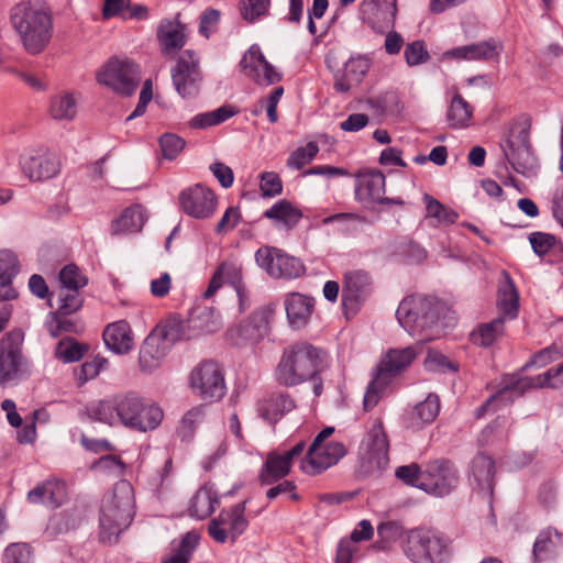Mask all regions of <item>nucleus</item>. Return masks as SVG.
<instances>
[{
  "mask_svg": "<svg viewBox=\"0 0 563 563\" xmlns=\"http://www.w3.org/2000/svg\"><path fill=\"white\" fill-rule=\"evenodd\" d=\"M11 23L30 54L43 52L52 38V16L38 2L18 3L11 11Z\"/></svg>",
  "mask_w": 563,
  "mask_h": 563,
  "instance_id": "1",
  "label": "nucleus"
},
{
  "mask_svg": "<svg viewBox=\"0 0 563 563\" xmlns=\"http://www.w3.org/2000/svg\"><path fill=\"white\" fill-rule=\"evenodd\" d=\"M134 507L132 485L126 481L118 482L101 503L99 521L102 542H117L119 534L131 525L135 514Z\"/></svg>",
  "mask_w": 563,
  "mask_h": 563,
  "instance_id": "2",
  "label": "nucleus"
},
{
  "mask_svg": "<svg viewBox=\"0 0 563 563\" xmlns=\"http://www.w3.org/2000/svg\"><path fill=\"white\" fill-rule=\"evenodd\" d=\"M400 325L410 334L416 335L424 331L421 342H428L440 335L438 305L426 297L409 296L398 306L396 311Z\"/></svg>",
  "mask_w": 563,
  "mask_h": 563,
  "instance_id": "3",
  "label": "nucleus"
},
{
  "mask_svg": "<svg viewBox=\"0 0 563 563\" xmlns=\"http://www.w3.org/2000/svg\"><path fill=\"white\" fill-rule=\"evenodd\" d=\"M321 364L320 352L310 344L298 343L284 351L277 367V379L294 386L314 377Z\"/></svg>",
  "mask_w": 563,
  "mask_h": 563,
  "instance_id": "4",
  "label": "nucleus"
},
{
  "mask_svg": "<svg viewBox=\"0 0 563 563\" xmlns=\"http://www.w3.org/2000/svg\"><path fill=\"white\" fill-rule=\"evenodd\" d=\"M24 351V332L13 329L0 338V388L15 385L31 375Z\"/></svg>",
  "mask_w": 563,
  "mask_h": 563,
  "instance_id": "5",
  "label": "nucleus"
},
{
  "mask_svg": "<svg viewBox=\"0 0 563 563\" xmlns=\"http://www.w3.org/2000/svg\"><path fill=\"white\" fill-rule=\"evenodd\" d=\"M563 388V363L536 377H506L500 389L478 409V416L499 402H511L529 388Z\"/></svg>",
  "mask_w": 563,
  "mask_h": 563,
  "instance_id": "6",
  "label": "nucleus"
},
{
  "mask_svg": "<svg viewBox=\"0 0 563 563\" xmlns=\"http://www.w3.org/2000/svg\"><path fill=\"white\" fill-rule=\"evenodd\" d=\"M181 338V322L168 319L158 324L144 340L139 355L140 367L143 372L156 369L167 355L174 342Z\"/></svg>",
  "mask_w": 563,
  "mask_h": 563,
  "instance_id": "7",
  "label": "nucleus"
},
{
  "mask_svg": "<svg viewBox=\"0 0 563 563\" xmlns=\"http://www.w3.org/2000/svg\"><path fill=\"white\" fill-rule=\"evenodd\" d=\"M402 548L406 556L413 563H441L446 543L435 531L416 528L406 532Z\"/></svg>",
  "mask_w": 563,
  "mask_h": 563,
  "instance_id": "8",
  "label": "nucleus"
},
{
  "mask_svg": "<svg viewBox=\"0 0 563 563\" xmlns=\"http://www.w3.org/2000/svg\"><path fill=\"white\" fill-rule=\"evenodd\" d=\"M120 422L131 429L146 432L154 430L163 420L162 409L146 402L135 394L121 395L119 402Z\"/></svg>",
  "mask_w": 563,
  "mask_h": 563,
  "instance_id": "9",
  "label": "nucleus"
},
{
  "mask_svg": "<svg viewBox=\"0 0 563 563\" xmlns=\"http://www.w3.org/2000/svg\"><path fill=\"white\" fill-rule=\"evenodd\" d=\"M389 443L382 419L375 418L360 445L361 466L366 473L384 470L389 462Z\"/></svg>",
  "mask_w": 563,
  "mask_h": 563,
  "instance_id": "10",
  "label": "nucleus"
},
{
  "mask_svg": "<svg viewBox=\"0 0 563 563\" xmlns=\"http://www.w3.org/2000/svg\"><path fill=\"white\" fill-rule=\"evenodd\" d=\"M189 387L205 402L220 400L225 395V382L221 366L213 361H203L192 368Z\"/></svg>",
  "mask_w": 563,
  "mask_h": 563,
  "instance_id": "11",
  "label": "nucleus"
},
{
  "mask_svg": "<svg viewBox=\"0 0 563 563\" xmlns=\"http://www.w3.org/2000/svg\"><path fill=\"white\" fill-rule=\"evenodd\" d=\"M173 85L183 98L198 95L203 75L200 66V57L192 49L181 52L170 70Z\"/></svg>",
  "mask_w": 563,
  "mask_h": 563,
  "instance_id": "12",
  "label": "nucleus"
},
{
  "mask_svg": "<svg viewBox=\"0 0 563 563\" xmlns=\"http://www.w3.org/2000/svg\"><path fill=\"white\" fill-rule=\"evenodd\" d=\"M19 166L30 181H43L58 175L60 162L44 147H26L19 155Z\"/></svg>",
  "mask_w": 563,
  "mask_h": 563,
  "instance_id": "13",
  "label": "nucleus"
},
{
  "mask_svg": "<svg viewBox=\"0 0 563 563\" xmlns=\"http://www.w3.org/2000/svg\"><path fill=\"white\" fill-rule=\"evenodd\" d=\"M420 489L441 497L454 490L459 483L457 470L446 460H434L423 465Z\"/></svg>",
  "mask_w": 563,
  "mask_h": 563,
  "instance_id": "14",
  "label": "nucleus"
},
{
  "mask_svg": "<svg viewBox=\"0 0 563 563\" xmlns=\"http://www.w3.org/2000/svg\"><path fill=\"white\" fill-rule=\"evenodd\" d=\"M245 503H239L223 509L217 518L209 522L208 532L218 543H234L249 526L245 517Z\"/></svg>",
  "mask_w": 563,
  "mask_h": 563,
  "instance_id": "15",
  "label": "nucleus"
},
{
  "mask_svg": "<svg viewBox=\"0 0 563 563\" xmlns=\"http://www.w3.org/2000/svg\"><path fill=\"white\" fill-rule=\"evenodd\" d=\"M97 79L118 93L130 96L139 85L140 71L132 62L112 58L100 69Z\"/></svg>",
  "mask_w": 563,
  "mask_h": 563,
  "instance_id": "16",
  "label": "nucleus"
},
{
  "mask_svg": "<svg viewBox=\"0 0 563 563\" xmlns=\"http://www.w3.org/2000/svg\"><path fill=\"white\" fill-rule=\"evenodd\" d=\"M255 261L273 278L291 279L305 273V266L300 260L273 246L258 249L255 253Z\"/></svg>",
  "mask_w": 563,
  "mask_h": 563,
  "instance_id": "17",
  "label": "nucleus"
},
{
  "mask_svg": "<svg viewBox=\"0 0 563 563\" xmlns=\"http://www.w3.org/2000/svg\"><path fill=\"white\" fill-rule=\"evenodd\" d=\"M501 150L508 163L518 173H525L533 165V155L529 141V130L526 125H511L508 136L501 144Z\"/></svg>",
  "mask_w": 563,
  "mask_h": 563,
  "instance_id": "18",
  "label": "nucleus"
},
{
  "mask_svg": "<svg viewBox=\"0 0 563 563\" xmlns=\"http://www.w3.org/2000/svg\"><path fill=\"white\" fill-rule=\"evenodd\" d=\"M180 209L189 217L198 220L211 218L218 205L217 195L208 187L197 184L180 191Z\"/></svg>",
  "mask_w": 563,
  "mask_h": 563,
  "instance_id": "19",
  "label": "nucleus"
},
{
  "mask_svg": "<svg viewBox=\"0 0 563 563\" xmlns=\"http://www.w3.org/2000/svg\"><path fill=\"white\" fill-rule=\"evenodd\" d=\"M306 446V441L300 440L288 450L268 453L260 474L262 484L272 485L287 476L290 473L292 462L302 456Z\"/></svg>",
  "mask_w": 563,
  "mask_h": 563,
  "instance_id": "20",
  "label": "nucleus"
},
{
  "mask_svg": "<svg viewBox=\"0 0 563 563\" xmlns=\"http://www.w3.org/2000/svg\"><path fill=\"white\" fill-rule=\"evenodd\" d=\"M224 284L231 285L242 300L244 291L243 266L238 257L230 256L217 266L202 294L203 298L211 299Z\"/></svg>",
  "mask_w": 563,
  "mask_h": 563,
  "instance_id": "21",
  "label": "nucleus"
},
{
  "mask_svg": "<svg viewBox=\"0 0 563 563\" xmlns=\"http://www.w3.org/2000/svg\"><path fill=\"white\" fill-rule=\"evenodd\" d=\"M305 457L300 461V470L308 475H317L345 455V448L340 442H328L327 444L310 445Z\"/></svg>",
  "mask_w": 563,
  "mask_h": 563,
  "instance_id": "22",
  "label": "nucleus"
},
{
  "mask_svg": "<svg viewBox=\"0 0 563 563\" xmlns=\"http://www.w3.org/2000/svg\"><path fill=\"white\" fill-rule=\"evenodd\" d=\"M241 68L245 77L261 86H271L282 78L257 45H252L243 55Z\"/></svg>",
  "mask_w": 563,
  "mask_h": 563,
  "instance_id": "23",
  "label": "nucleus"
},
{
  "mask_svg": "<svg viewBox=\"0 0 563 563\" xmlns=\"http://www.w3.org/2000/svg\"><path fill=\"white\" fill-rule=\"evenodd\" d=\"M342 284V301L345 307H357L363 303L373 291L372 276L368 272L363 269L345 272Z\"/></svg>",
  "mask_w": 563,
  "mask_h": 563,
  "instance_id": "24",
  "label": "nucleus"
},
{
  "mask_svg": "<svg viewBox=\"0 0 563 563\" xmlns=\"http://www.w3.org/2000/svg\"><path fill=\"white\" fill-rule=\"evenodd\" d=\"M363 20L375 31L383 33L394 27L397 16L396 0H364L361 4Z\"/></svg>",
  "mask_w": 563,
  "mask_h": 563,
  "instance_id": "25",
  "label": "nucleus"
},
{
  "mask_svg": "<svg viewBox=\"0 0 563 563\" xmlns=\"http://www.w3.org/2000/svg\"><path fill=\"white\" fill-rule=\"evenodd\" d=\"M372 66V59L366 55H352L334 74V89L347 92L358 86Z\"/></svg>",
  "mask_w": 563,
  "mask_h": 563,
  "instance_id": "26",
  "label": "nucleus"
},
{
  "mask_svg": "<svg viewBox=\"0 0 563 563\" xmlns=\"http://www.w3.org/2000/svg\"><path fill=\"white\" fill-rule=\"evenodd\" d=\"M266 311H256L247 320L229 330V340L235 345L253 343L267 333Z\"/></svg>",
  "mask_w": 563,
  "mask_h": 563,
  "instance_id": "27",
  "label": "nucleus"
},
{
  "mask_svg": "<svg viewBox=\"0 0 563 563\" xmlns=\"http://www.w3.org/2000/svg\"><path fill=\"white\" fill-rule=\"evenodd\" d=\"M67 499L66 484L59 479H47L27 493V500L34 505L58 508Z\"/></svg>",
  "mask_w": 563,
  "mask_h": 563,
  "instance_id": "28",
  "label": "nucleus"
},
{
  "mask_svg": "<svg viewBox=\"0 0 563 563\" xmlns=\"http://www.w3.org/2000/svg\"><path fill=\"white\" fill-rule=\"evenodd\" d=\"M285 310L292 328H303L314 311V299L300 292H290L285 297Z\"/></svg>",
  "mask_w": 563,
  "mask_h": 563,
  "instance_id": "29",
  "label": "nucleus"
},
{
  "mask_svg": "<svg viewBox=\"0 0 563 563\" xmlns=\"http://www.w3.org/2000/svg\"><path fill=\"white\" fill-rule=\"evenodd\" d=\"M103 341L109 350L117 354H128L134 347V334L125 320L108 324L103 331Z\"/></svg>",
  "mask_w": 563,
  "mask_h": 563,
  "instance_id": "30",
  "label": "nucleus"
},
{
  "mask_svg": "<svg viewBox=\"0 0 563 563\" xmlns=\"http://www.w3.org/2000/svg\"><path fill=\"white\" fill-rule=\"evenodd\" d=\"M356 197L360 201H380L385 194V176L378 170H369L357 176Z\"/></svg>",
  "mask_w": 563,
  "mask_h": 563,
  "instance_id": "31",
  "label": "nucleus"
},
{
  "mask_svg": "<svg viewBox=\"0 0 563 563\" xmlns=\"http://www.w3.org/2000/svg\"><path fill=\"white\" fill-rule=\"evenodd\" d=\"M161 53L170 56L180 51L186 43L185 26L178 22L166 21L157 30Z\"/></svg>",
  "mask_w": 563,
  "mask_h": 563,
  "instance_id": "32",
  "label": "nucleus"
},
{
  "mask_svg": "<svg viewBox=\"0 0 563 563\" xmlns=\"http://www.w3.org/2000/svg\"><path fill=\"white\" fill-rule=\"evenodd\" d=\"M420 352L421 349L418 346L390 350L382 360L378 371L390 379L408 367Z\"/></svg>",
  "mask_w": 563,
  "mask_h": 563,
  "instance_id": "33",
  "label": "nucleus"
},
{
  "mask_svg": "<svg viewBox=\"0 0 563 563\" xmlns=\"http://www.w3.org/2000/svg\"><path fill=\"white\" fill-rule=\"evenodd\" d=\"M504 280L498 287L497 307L504 319H515L519 309V295L507 272H503Z\"/></svg>",
  "mask_w": 563,
  "mask_h": 563,
  "instance_id": "34",
  "label": "nucleus"
},
{
  "mask_svg": "<svg viewBox=\"0 0 563 563\" xmlns=\"http://www.w3.org/2000/svg\"><path fill=\"white\" fill-rule=\"evenodd\" d=\"M295 408V401L287 395H272L258 402V415L269 423H275L286 412Z\"/></svg>",
  "mask_w": 563,
  "mask_h": 563,
  "instance_id": "35",
  "label": "nucleus"
},
{
  "mask_svg": "<svg viewBox=\"0 0 563 563\" xmlns=\"http://www.w3.org/2000/svg\"><path fill=\"white\" fill-rule=\"evenodd\" d=\"M147 216L141 205H133L123 210L121 216L112 223V231L115 234L135 233L142 230Z\"/></svg>",
  "mask_w": 563,
  "mask_h": 563,
  "instance_id": "36",
  "label": "nucleus"
},
{
  "mask_svg": "<svg viewBox=\"0 0 563 563\" xmlns=\"http://www.w3.org/2000/svg\"><path fill=\"white\" fill-rule=\"evenodd\" d=\"M78 98L74 92L60 91L49 101V115L57 121H71L77 114Z\"/></svg>",
  "mask_w": 563,
  "mask_h": 563,
  "instance_id": "37",
  "label": "nucleus"
},
{
  "mask_svg": "<svg viewBox=\"0 0 563 563\" xmlns=\"http://www.w3.org/2000/svg\"><path fill=\"white\" fill-rule=\"evenodd\" d=\"M189 325L199 333H213L221 328L222 322L213 308L197 306L190 313Z\"/></svg>",
  "mask_w": 563,
  "mask_h": 563,
  "instance_id": "38",
  "label": "nucleus"
},
{
  "mask_svg": "<svg viewBox=\"0 0 563 563\" xmlns=\"http://www.w3.org/2000/svg\"><path fill=\"white\" fill-rule=\"evenodd\" d=\"M217 504V493L212 488L203 486L190 499L188 514L195 519H206L213 512Z\"/></svg>",
  "mask_w": 563,
  "mask_h": 563,
  "instance_id": "39",
  "label": "nucleus"
},
{
  "mask_svg": "<svg viewBox=\"0 0 563 563\" xmlns=\"http://www.w3.org/2000/svg\"><path fill=\"white\" fill-rule=\"evenodd\" d=\"M264 217L282 224L286 229L294 228L302 217L301 211L288 200H279L264 212Z\"/></svg>",
  "mask_w": 563,
  "mask_h": 563,
  "instance_id": "40",
  "label": "nucleus"
},
{
  "mask_svg": "<svg viewBox=\"0 0 563 563\" xmlns=\"http://www.w3.org/2000/svg\"><path fill=\"white\" fill-rule=\"evenodd\" d=\"M121 395L92 402L87 407L89 417L100 422L113 426L120 422L119 418V402Z\"/></svg>",
  "mask_w": 563,
  "mask_h": 563,
  "instance_id": "41",
  "label": "nucleus"
},
{
  "mask_svg": "<svg viewBox=\"0 0 563 563\" xmlns=\"http://www.w3.org/2000/svg\"><path fill=\"white\" fill-rule=\"evenodd\" d=\"M472 119V106L460 93H455L451 99L446 113L449 126L452 129H464L471 124Z\"/></svg>",
  "mask_w": 563,
  "mask_h": 563,
  "instance_id": "42",
  "label": "nucleus"
},
{
  "mask_svg": "<svg viewBox=\"0 0 563 563\" xmlns=\"http://www.w3.org/2000/svg\"><path fill=\"white\" fill-rule=\"evenodd\" d=\"M504 317H498L489 322L479 324L471 333L473 344L488 347L493 345L504 333Z\"/></svg>",
  "mask_w": 563,
  "mask_h": 563,
  "instance_id": "43",
  "label": "nucleus"
},
{
  "mask_svg": "<svg viewBox=\"0 0 563 563\" xmlns=\"http://www.w3.org/2000/svg\"><path fill=\"white\" fill-rule=\"evenodd\" d=\"M495 475V465L490 456L476 455L472 461V476L483 490H492Z\"/></svg>",
  "mask_w": 563,
  "mask_h": 563,
  "instance_id": "44",
  "label": "nucleus"
},
{
  "mask_svg": "<svg viewBox=\"0 0 563 563\" xmlns=\"http://www.w3.org/2000/svg\"><path fill=\"white\" fill-rule=\"evenodd\" d=\"M234 113L232 107L223 106L209 112L196 114L189 121V126L192 129H207L227 121L233 117Z\"/></svg>",
  "mask_w": 563,
  "mask_h": 563,
  "instance_id": "45",
  "label": "nucleus"
},
{
  "mask_svg": "<svg viewBox=\"0 0 563 563\" xmlns=\"http://www.w3.org/2000/svg\"><path fill=\"white\" fill-rule=\"evenodd\" d=\"M367 103L379 115H396L401 112L400 101L395 92H384L368 99Z\"/></svg>",
  "mask_w": 563,
  "mask_h": 563,
  "instance_id": "46",
  "label": "nucleus"
},
{
  "mask_svg": "<svg viewBox=\"0 0 563 563\" xmlns=\"http://www.w3.org/2000/svg\"><path fill=\"white\" fill-rule=\"evenodd\" d=\"M423 202L426 205L427 218L435 219L438 224H452L457 219V213L455 211L446 208L443 203L428 194L423 196Z\"/></svg>",
  "mask_w": 563,
  "mask_h": 563,
  "instance_id": "47",
  "label": "nucleus"
},
{
  "mask_svg": "<svg viewBox=\"0 0 563 563\" xmlns=\"http://www.w3.org/2000/svg\"><path fill=\"white\" fill-rule=\"evenodd\" d=\"M562 544V536L552 529H547L538 536L533 554L536 560H542L548 553L554 552Z\"/></svg>",
  "mask_w": 563,
  "mask_h": 563,
  "instance_id": "48",
  "label": "nucleus"
},
{
  "mask_svg": "<svg viewBox=\"0 0 563 563\" xmlns=\"http://www.w3.org/2000/svg\"><path fill=\"white\" fill-rule=\"evenodd\" d=\"M504 49L501 42L489 38L484 42L473 43L468 45L471 60H487L498 57Z\"/></svg>",
  "mask_w": 563,
  "mask_h": 563,
  "instance_id": "49",
  "label": "nucleus"
},
{
  "mask_svg": "<svg viewBox=\"0 0 563 563\" xmlns=\"http://www.w3.org/2000/svg\"><path fill=\"white\" fill-rule=\"evenodd\" d=\"M389 380L386 375L377 371V374L368 384L364 395L363 406L366 411L372 410L379 402Z\"/></svg>",
  "mask_w": 563,
  "mask_h": 563,
  "instance_id": "50",
  "label": "nucleus"
},
{
  "mask_svg": "<svg viewBox=\"0 0 563 563\" xmlns=\"http://www.w3.org/2000/svg\"><path fill=\"white\" fill-rule=\"evenodd\" d=\"M199 541L198 534L194 532L187 533L179 543L178 548L174 553L166 556L163 563H188L194 549L197 547Z\"/></svg>",
  "mask_w": 563,
  "mask_h": 563,
  "instance_id": "51",
  "label": "nucleus"
},
{
  "mask_svg": "<svg viewBox=\"0 0 563 563\" xmlns=\"http://www.w3.org/2000/svg\"><path fill=\"white\" fill-rule=\"evenodd\" d=\"M19 271L18 258L15 254L9 250L0 251V287L4 290L10 288L12 278Z\"/></svg>",
  "mask_w": 563,
  "mask_h": 563,
  "instance_id": "52",
  "label": "nucleus"
},
{
  "mask_svg": "<svg viewBox=\"0 0 563 563\" xmlns=\"http://www.w3.org/2000/svg\"><path fill=\"white\" fill-rule=\"evenodd\" d=\"M319 146L316 142H308L305 146L296 148L288 157L287 165L294 169H300L309 164L318 154Z\"/></svg>",
  "mask_w": 563,
  "mask_h": 563,
  "instance_id": "53",
  "label": "nucleus"
},
{
  "mask_svg": "<svg viewBox=\"0 0 563 563\" xmlns=\"http://www.w3.org/2000/svg\"><path fill=\"white\" fill-rule=\"evenodd\" d=\"M283 93V87L274 88L266 98L260 100L258 106L253 110V114L258 115L263 110H265L269 122L276 123L278 120L277 104Z\"/></svg>",
  "mask_w": 563,
  "mask_h": 563,
  "instance_id": "54",
  "label": "nucleus"
},
{
  "mask_svg": "<svg viewBox=\"0 0 563 563\" xmlns=\"http://www.w3.org/2000/svg\"><path fill=\"white\" fill-rule=\"evenodd\" d=\"M185 141L174 133H165L159 137L162 155L166 159H175L184 150Z\"/></svg>",
  "mask_w": 563,
  "mask_h": 563,
  "instance_id": "55",
  "label": "nucleus"
},
{
  "mask_svg": "<svg viewBox=\"0 0 563 563\" xmlns=\"http://www.w3.org/2000/svg\"><path fill=\"white\" fill-rule=\"evenodd\" d=\"M58 300L59 310L65 314L76 312L82 305L79 289L60 287L58 292Z\"/></svg>",
  "mask_w": 563,
  "mask_h": 563,
  "instance_id": "56",
  "label": "nucleus"
},
{
  "mask_svg": "<svg viewBox=\"0 0 563 563\" xmlns=\"http://www.w3.org/2000/svg\"><path fill=\"white\" fill-rule=\"evenodd\" d=\"M59 282L60 287L80 289L87 285L88 279L77 266L67 265L59 273Z\"/></svg>",
  "mask_w": 563,
  "mask_h": 563,
  "instance_id": "57",
  "label": "nucleus"
},
{
  "mask_svg": "<svg viewBox=\"0 0 563 563\" xmlns=\"http://www.w3.org/2000/svg\"><path fill=\"white\" fill-rule=\"evenodd\" d=\"M416 415L423 423L432 422L440 411V399L437 395L430 394L422 402L417 405Z\"/></svg>",
  "mask_w": 563,
  "mask_h": 563,
  "instance_id": "58",
  "label": "nucleus"
},
{
  "mask_svg": "<svg viewBox=\"0 0 563 563\" xmlns=\"http://www.w3.org/2000/svg\"><path fill=\"white\" fill-rule=\"evenodd\" d=\"M269 0H242L241 13L247 22H254L267 13Z\"/></svg>",
  "mask_w": 563,
  "mask_h": 563,
  "instance_id": "59",
  "label": "nucleus"
},
{
  "mask_svg": "<svg viewBox=\"0 0 563 563\" xmlns=\"http://www.w3.org/2000/svg\"><path fill=\"white\" fill-rule=\"evenodd\" d=\"M55 355L64 362H76L82 356V351L73 339H64L57 344Z\"/></svg>",
  "mask_w": 563,
  "mask_h": 563,
  "instance_id": "60",
  "label": "nucleus"
},
{
  "mask_svg": "<svg viewBox=\"0 0 563 563\" xmlns=\"http://www.w3.org/2000/svg\"><path fill=\"white\" fill-rule=\"evenodd\" d=\"M424 367L432 372L457 371V366L445 355L438 351H429L424 360Z\"/></svg>",
  "mask_w": 563,
  "mask_h": 563,
  "instance_id": "61",
  "label": "nucleus"
},
{
  "mask_svg": "<svg viewBox=\"0 0 563 563\" xmlns=\"http://www.w3.org/2000/svg\"><path fill=\"white\" fill-rule=\"evenodd\" d=\"M404 55L409 66H417L429 59V53L422 41L409 43L405 48Z\"/></svg>",
  "mask_w": 563,
  "mask_h": 563,
  "instance_id": "62",
  "label": "nucleus"
},
{
  "mask_svg": "<svg viewBox=\"0 0 563 563\" xmlns=\"http://www.w3.org/2000/svg\"><path fill=\"white\" fill-rule=\"evenodd\" d=\"M31 549L25 543L10 544L4 552V563H30Z\"/></svg>",
  "mask_w": 563,
  "mask_h": 563,
  "instance_id": "63",
  "label": "nucleus"
},
{
  "mask_svg": "<svg viewBox=\"0 0 563 563\" xmlns=\"http://www.w3.org/2000/svg\"><path fill=\"white\" fill-rule=\"evenodd\" d=\"M263 196L274 197L282 192L283 184L280 177L274 172L263 173L261 176V185Z\"/></svg>",
  "mask_w": 563,
  "mask_h": 563,
  "instance_id": "64",
  "label": "nucleus"
}]
</instances>
